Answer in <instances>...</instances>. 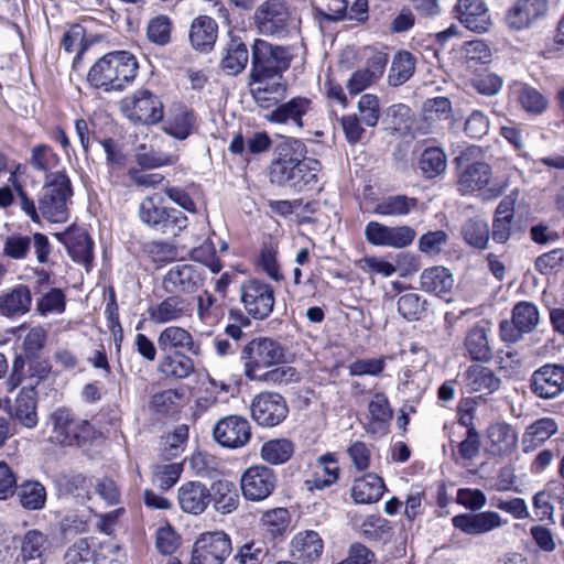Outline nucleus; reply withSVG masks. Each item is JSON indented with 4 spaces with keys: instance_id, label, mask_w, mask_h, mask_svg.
<instances>
[{
    "instance_id": "052dcab7",
    "label": "nucleus",
    "mask_w": 564,
    "mask_h": 564,
    "mask_svg": "<svg viewBox=\"0 0 564 564\" xmlns=\"http://www.w3.org/2000/svg\"><path fill=\"white\" fill-rule=\"evenodd\" d=\"M259 265L272 280L276 282L283 280V274L278 261V247L275 245L269 243L263 246L259 258Z\"/></svg>"
},
{
    "instance_id": "37998d69",
    "label": "nucleus",
    "mask_w": 564,
    "mask_h": 564,
    "mask_svg": "<svg viewBox=\"0 0 564 564\" xmlns=\"http://www.w3.org/2000/svg\"><path fill=\"white\" fill-rule=\"evenodd\" d=\"M467 245L475 249L484 250L488 247L490 229L486 220L478 217L467 219L460 230Z\"/></svg>"
},
{
    "instance_id": "72a5a7b5",
    "label": "nucleus",
    "mask_w": 564,
    "mask_h": 564,
    "mask_svg": "<svg viewBox=\"0 0 564 564\" xmlns=\"http://www.w3.org/2000/svg\"><path fill=\"white\" fill-rule=\"evenodd\" d=\"M218 36V25L207 15L196 18L191 25L189 40L194 48L202 52L212 50Z\"/></svg>"
},
{
    "instance_id": "ea45409f",
    "label": "nucleus",
    "mask_w": 564,
    "mask_h": 564,
    "mask_svg": "<svg viewBox=\"0 0 564 564\" xmlns=\"http://www.w3.org/2000/svg\"><path fill=\"white\" fill-rule=\"evenodd\" d=\"M384 489L381 477L376 474H367L356 479L351 488V497L357 503L377 502Z\"/></svg>"
},
{
    "instance_id": "2f4dec72",
    "label": "nucleus",
    "mask_w": 564,
    "mask_h": 564,
    "mask_svg": "<svg viewBox=\"0 0 564 564\" xmlns=\"http://www.w3.org/2000/svg\"><path fill=\"white\" fill-rule=\"evenodd\" d=\"M463 381L468 391L484 394L494 393L501 383L490 368L481 365L469 366L463 373Z\"/></svg>"
},
{
    "instance_id": "2eb2a0df",
    "label": "nucleus",
    "mask_w": 564,
    "mask_h": 564,
    "mask_svg": "<svg viewBox=\"0 0 564 564\" xmlns=\"http://www.w3.org/2000/svg\"><path fill=\"white\" fill-rule=\"evenodd\" d=\"M289 409L284 398L274 392H262L251 403L252 419L262 426H276L288 415Z\"/></svg>"
},
{
    "instance_id": "13d9d810",
    "label": "nucleus",
    "mask_w": 564,
    "mask_h": 564,
    "mask_svg": "<svg viewBox=\"0 0 564 564\" xmlns=\"http://www.w3.org/2000/svg\"><path fill=\"white\" fill-rule=\"evenodd\" d=\"M357 110L359 118L365 126L373 128L378 124L381 116V108L377 95H362L358 100Z\"/></svg>"
},
{
    "instance_id": "e433bc0d",
    "label": "nucleus",
    "mask_w": 564,
    "mask_h": 564,
    "mask_svg": "<svg viewBox=\"0 0 564 564\" xmlns=\"http://www.w3.org/2000/svg\"><path fill=\"white\" fill-rule=\"evenodd\" d=\"M368 430L373 434H386L392 419V409L384 393H376L368 404Z\"/></svg>"
},
{
    "instance_id": "58836bf2",
    "label": "nucleus",
    "mask_w": 564,
    "mask_h": 564,
    "mask_svg": "<svg viewBox=\"0 0 564 564\" xmlns=\"http://www.w3.org/2000/svg\"><path fill=\"white\" fill-rule=\"evenodd\" d=\"M209 490L216 511L228 514L237 510L240 498L238 489L232 481L217 480Z\"/></svg>"
},
{
    "instance_id": "c85d7f7f",
    "label": "nucleus",
    "mask_w": 564,
    "mask_h": 564,
    "mask_svg": "<svg viewBox=\"0 0 564 564\" xmlns=\"http://www.w3.org/2000/svg\"><path fill=\"white\" fill-rule=\"evenodd\" d=\"M488 452L494 456L510 455L518 445L516 430L506 422H497L487 429Z\"/></svg>"
},
{
    "instance_id": "de8ad7c7",
    "label": "nucleus",
    "mask_w": 564,
    "mask_h": 564,
    "mask_svg": "<svg viewBox=\"0 0 564 564\" xmlns=\"http://www.w3.org/2000/svg\"><path fill=\"white\" fill-rule=\"evenodd\" d=\"M416 206V198L393 195L380 200L375 207V213L381 216H404L414 210Z\"/></svg>"
},
{
    "instance_id": "cd10ccee",
    "label": "nucleus",
    "mask_w": 564,
    "mask_h": 564,
    "mask_svg": "<svg viewBox=\"0 0 564 564\" xmlns=\"http://www.w3.org/2000/svg\"><path fill=\"white\" fill-rule=\"evenodd\" d=\"M51 550L48 536L39 530L28 531L21 541L23 564H45Z\"/></svg>"
},
{
    "instance_id": "8fccbe9b",
    "label": "nucleus",
    "mask_w": 564,
    "mask_h": 564,
    "mask_svg": "<svg viewBox=\"0 0 564 564\" xmlns=\"http://www.w3.org/2000/svg\"><path fill=\"white\" fill-rule=\"evenodd\" d=\"M419 167L426 178H434L446 171L447 159L441 148H427L420 158Z\"/></svg>"
},
{
    "instance_id": "0e129e2a",
    "label": "nucleus",
    "mask_w": 564,
    "mask_h": 564,
    "mask_svg": "<svg viewBox=\"0 0 564 564\" xmlns=\"http://www.w3.org/2000/svg\"><path fill=\"white\" fill-rule=\"evenodd\" d=\"M221 313L216 297L205 291L197 297V317L203 323H216Z\"/></svg>"
},
{
    "instance_id": "9b49d317",
    "label": "nucleus",
    "mask_w": 564,
    "mask_h": 564,
    "mask_svg": "<svg viewBox=\"0 0 564 564\" xmlns=\"http://www.w3.org/2000/svg\"><path fill=\"white\" fill-rule=\"evenodd\" d=\"M231 550V540L224 531L202 533L194 542L191 564H223Z\"/></svg>"
},
{
    "instance_id": "473e14b6",
    "label": "nucleus",
    "mask_w": 564,
    "mask_h": 564,
    "mask_svg": "<svg viewBox=\"0 0 564 564\" xmlns=\"http://www.w3.org/2000/svg\"><path fill=\"white\" fill-rule=\"evenodd\" d=\"M31 304L32 296L26 285H18L0 294V314L6 317L24 315Z\"/></svg>"
},
{
    "instance_id": "aec40b11",
    "label": "nucleus",
    "mask_w": 564,
    "mask_h": 564,
    "mask_svg": "<svg viewBox=\"0 0 564 564\" xmlns=\"http://www.w3.org/2000/svg\"><path fill=\"white\" fill-rule=\"evenodd\" d=\"M276 485L274 471L263 465L249 467L241 477V491L250 501H260L269 497Z\"/></svg>"
},
{
    "instance_id": "6e6552de",
    "label": "nucleus",
    "mask_w": 564,
    "mask_h": 564,
    "mask_svg": "<svg viewBox=\"0 0 564 564\" xmlns=\"http://www.w3.org/2000/svg\"><path fill=\"white\" fill-rule=\"evenodd\" d=\"M120 110L133 123L156 124L164 117L161 98L147 88H140L120 101Z\"/></svg>"
},
{
    "instance_id": "f8f14e48",
    "label": "nucleus",
    "mask_w": 564,
    "mask_h": 564,
    "mask_svg": "<svg viewBox=\"0 0 564 564\" xmlns=\"http://www.w3.org/2000/svg\"><path fill=\"white\" fill-rule=\"evenodd\" d=\"M539 324L538 307L531 302H520L512 310L511 321L500 323V337L506 343H517Z\"/></svg>"
},
{
    "instance_id": "4d7b16f0",
    "label": "nucleus",
    "mask_w": 564,
    "mask_h": 564,
    "mask_svg": "<svg viewBox=\"0 0 564 564\" xmlns=\"http://www.w3.org/2000/svg\"><path fill=\"white\" fill-rule=\"evenodd\" d=\"M460 54L469 67L486 64L491 58V50L482 40L465 42L460 48Z\"/></svg>"
},
{
    "instance_id": "49530a36",
    "label": "nucleus",
    "mask_w": 564,
    "mask_h": 564,
    "mask_svg": "<svg viewBox=\"0 0 564 564\" xmlns=\"http://www.w3.org/2000/svg\"><path fill=\"white\" fill-rule=\"evenodd\" d=\"M194 112L187 108H178L174 115L166 121L164 131L178 140H185L192 133L195 127Z\"/></svg>"
},
{
    "instance_id": "0eeeda50",
    "label": "nucleus",
    "mask_w": 564,
    "mask_h": 564,
    "mask_svg": "<svg viewBox=\"0 0 564 564\" xmlns=\"http://www.w3.org/2000/svg\"><path fill=\"white\" fill-rule=\"evenodd\" d=\"M52 426L51 442L62 446L80 445L94 434V426L87 420L76 417L70 410L58 408L48 416Z\"/></svg>"
},
{
    "instance_id": "09e8293b",
    "label": "nucleus",
    "mask_w": 564,
    "mask_h": 564,
    "mask_svg": "<svg viewBox=\"0 0 564 564\" xmlns=\"http://www.w3.org/2000/svg\"><path fill=\"white\" fill-rule=\"evenodd\" d=\"M64 242L74 261L84 264H89L91 262L94 258V243L85 231H80L76 236L66 234Z\"/></svg>"
},
{
    "instance_id": "9d476101",
    "label": "nucleus",
    "mask_w": 564,
    "mask_h": 564,
    "mask_svg": "<svg viewBox=\"0 0 564 564\" xmlns=\"http://www.w3.org/2000/svg\"><path fill=\"white\" fill-rule=\"evenodd\" d=\"M241 304L249 316L263 321L270 316L275 305L273 288L259 279H249L240 285Z\"/></svg>"
},
{
    "instance_id": "e2e57ef3",
    "label": "nucleus",
    "mask_w": 564,
    "mask_h": 564,
    "mask_svg": "<svg viewBox=\"0 0 564 564\" xmlns=\"http://www.w3.org/2000/svg\"><path fill=\"white\" fill-rule=\"evenodd\" d=\"M177 160L178 156L174 153H164L154 149L137 154V162L142 169H158L165 165H173Z\"/></svg>"
},
{
    "instance_id": "5701e85b",
    "label": "nucleus",
    "mask_w": 564,
    "mask_h": 564,
    "mask_svg": "<svg viewBox=\"0 0 564 564\" xmlns=\"http://www.w3.org/2000/svg\"><path fill=\"white\" fill-rule=\"evenodd\" d=\"M311 110L312 100L306 97L297 96L276 106L271 112L265 115V119L273 123L301 130L304 127L303 117Z\"/></svg>"
},
{
    "instance_id": "603ef678",
    "label": "nucleus",
    "mask_w": 564,
    "mask_h": 564,
    "mask_svg": "<svg viewBox=\"0 0 564 564\" xmlns=\"http://www.w3.org/2000/svg\"><path fill=\"white\" fill-rule=\"evenodd\" d=\"M18 497L24 509L41 510L46 502V490L39 481H25L18 488Z\"/></svg>"
},
{
    "instance_id": "b1692460",
    "label": "nucleus",
    "mask_w": 564,
    "mask_h": 564,
    "mask_svg": "<svg viewBox=\"0 0 564 564\" xmlns=\"http://www.w3.org/2000/svg\"><path fill=\"white\" fill-rule=\"evenodd\" d=\"M547 10V0H517L508 10L506 21L511 29L522 30L543 19Z\"/></svg>"
},
{
    "instance_id": "4c0bfd02",
    "label": "nucleus",
    "mask_w": 564,
    "mask_h": 564,
    "mask_svg": "<svg viewBox=\"0 0 564 564\" xmlns=\"http://www.w3.org/2000/svg\"><path fill=\"white\" fill-rule=\"evenodd\" d=\"M158 370L166 378L185 379L195 371V366L186 352L162 354Z\"/></svg>"
},
{
    "instance_id": "5fc2aeb1",
    "label": "nucleus",
    "mask_w": 564,
    "mask_h": 564,
    "mask_svg": "<svg viewBox=\"0 0 564 564\" xmlns=\"http://www.w3.org/2000/svg\"><path fill=\"white\" fill-rule=\"evenodd\" d=\"M30 164L36 171L53 173L59 165V156L46 144H37L31 149Z\"/></svg>"
},
{
    "instance_id": "bb28decb",
    "label": "nucleus",
    "mask_w": 564,
    "mask_h": 564,
    "mask_svg": "<svg viewBox=\"0 0 564 564\" xmlns=\"http://www.w3.org/2000/svg\"><path fill=\"white\" fill-rule=\"evenodd\" d=\"M177 500L184 512L200 514L210 503L212 494L200 481H188L178 488Z\"/></svg>"
},
{
    "instance_id": "f257e3e1",
    "label": "nucleus",
    "mask_w": 564,
    "mask_h": 564,
    "mask_svg": "<svg viewBox=\"0 0 564 564\" xmlns=\"http://www.w3.org/2000/svg\"><path fill=\"white\" fill-rule=\"evenodd\" d=\"M139 64L135 56L127 51H113L98 58L90 67L88 83L106 93L121 91L133 83Z\"/></svg>"
},
{
    "instance_id": "1a4fd4ad",
    "label": "nucleus",
    "mask_w": 564,
    "mask_h": 564,
    "mask_svg": "<svg viewBox=\"0 0 564 564\" xmlns=\"http://www.w3.org/2000/svg\"><path fill=\"white\" fill-rule=\"evenodd\" d=\"M290 47L257 39L251 52V74L283 77L292 61Z\"/></svg>"
},
{
    "instance_id": "c9c22d12",
    "label": "nucleus",
    "mask_w": 564,
    "mask_h": 564,
    "mask_svg": "<svg viewBox=\"0 0 564 564\" xmlns=\"http://www.w3.org/2000/svg\"><path fill=\"white\" fill-rule=\"evenodd\" d=\"M416 57L409 51H398L391 61L387 76L389 86L399 87L405 84L415 73Z\"/></svg>"
},
{
    "instance_id": "39448f33",
    "label": "nucleus",
    "mask_w": 564,
    "mask_h": 564,
    "mask_svg": "<svg viewBox=\"0 0 564 564\" xmlns=\"http://www.w3.org/2000/svg\"><path fill=\"white\" fill-rule=\"evenodd\" d=\"M240 358L246 377L256 380L262 370L284 362L285 352L276 340L270 337H256L243 346Z\"/></svg>"
},
{
    "instance_id": "c03bdc74",
    "label": "nucleus",
    "mask_w": 564,
    "mask_h": 564,
    "mask_svg": "<svg viewBox=\"0 0 564 564\" xmlns=\"http://www.w3.org/2000/svg\"><path fill=\"white\" fill-rule=\"evenodd\" d=\"M465 346L474 360L488 361L492 357L485 326L475 325L466 336Z\"/></svg>"
},
{
    "instance_id": "7ed1b4c3",
    "label": "nucleus",
    "mask_w": 564,
    "mask_h": 564,
    "mask_svg": "<svg viewBox=\"0 0 564 564\" xmlns=\"http://www.w3.org/2000/svg\"><path fill=\"white\" fill-rule=\"evenodd\" d=\"M72 196V183L64 170L46 174L39 197L40 214L51 223L67 221Z\"/></svg>"
},
{
    "instance_id": "a19ab883",
    "label": "nucleus",
    "mask_w": 564,
    "mask_h": 564,
    "mask_svg": "<svg viewBox=\"0 0 564 564\" xmlns=\"http://www.w3.org/2000/svg\"><path fill=\"white\" fill-rule=\"evenodd\" d=\"M512 89L517 101L525 112L538 116L547 109V98L536 88L523 83H516Z\"/></svg>"
},
{
    "instance_id": "680f3d73",
    "label": "nucleus",
    "mask_w": 564,
    "mask_h": 564,
    "mask_svg": "<svg viewBox=\"0 0 564 564\" xmlns=\"http://www.w3.org/2000/svg\"><path fill=\"white\" fill-rule=\"evenodd\" d=\"M452 116V102L446 97L426 99L423 104V119L425 121L446 120Z\"/></svg>"
},
{
    "instance_id": "a18cd8bd",
    "label": "nucleus",
    "mask_w": 564,
    "mask_h": 564,
    "mask_svg": "<svg viewBox=\"0 0 564 564\" xmlns=\"http://www.w3.org/2000/svg\"><path fill=\"white\" fill-rule=\"evenodd\" d=\"M513 220V202L502 199L495 213L492 223V239L498 243H505L510 237Z\"/></svg>"
},
{
    "instance_id": "864d4df0",
    "label": "nucleus",
    "mask_w": 564,
    "mask_h": 564,
    "mask_svg": "<svg viewBox=\"0 0 564 564\" xmlns=\"http://www.w3.org/2000/svg\"><path fill=\"white\" fill-rule=\"evenodd\" d=\"M263 530L273 539L283 535L290 524V513L285 508H276L264 512L261 517Z\"/></svg>"
},
{
    "instance_id": "20e7f679",
    "label": "nucleus",
    "mask_w": 564,
    "mask_h": 564,
    "mask_svg": "<svg viewBox=\"0 0 564 564\" xmlns=\"http://www.w3.org/2000/svg\"><path fill=\"white\" fill-rule=\"evenodd\" d=\"M321 164L317 160L279 158L270 166L272 183L295 191L315 189Z\"/></svg>"
},
{
    "instance_id": "f3484780",
    "label": "nucleus",
    "mask_w": 564,
    "mask_h": 564,
    "mask_svg": "<svg viewBox=\"0 0 564 564\" xmlns=\"http://www.w3.org/2000/svg\"><path fill=\"white\" fill-rule=\"evenodd\" d=\"M249 88L254 102L264 109L276 106L286 96V84L279 76L250 73Z\"/></svg>"
},
{
    "instance_id": "774afa93",
    "label": "nucleus",
    "mask_w": 564,
    "mask_h": 564,
    "mask_svg": "<svg viewBox=\"0 0 564 564\" xmlns=\"http://www.w3.org/2000/svg\"><path fill=\"white\" fill-rule=\"evenodd\" d=\"M64 560L65 564H89L95 556L87 540L79 539L66 550Z\"/></svg>"
},
{
    "instance_id": "3c124183",
    "label": "nucleus",
    "mask_w": 564,
    "mask_h": 564,
    "mask_svg": "<svg viewBox=\"0 0 564 564\" xmlns=\"http://www.w3.org/2000/svg\"><path fill=\"white\" fill-rule=\"evenodd\" d=\"M294 453L292 442L286 438H276L265 442L261 447V458L272 465L288 462Z\"/></svg>"
},
{
    "instance_id": "f03ea898",
    "label": "nucleus",
    "mask_w": 564,
    "mask_h": 564,
    "mask_svg": "<svg viewBox=\"0 0 564 564\" xmlns=\"http://www.w3.org/2000/svg\"><path fill=\"white\" fill-rule=\"evenodd\" d=\"M508 185L506 177L492 176L490 165L481 161L462 166L456 181V188L462 195L477 194L482 202L496 200Z\"/></svg>"
},
{
    "instance_id": "c756f323",
    "label": "nucleus",
    "mask_w": 564,
    "mask_h": 564,
    "mask_svg": "<svg viewBox=\"0 0 564 564\" xmlns=\"http://www.w3.org/2000/svg\"><path fill=\"white\" fill-rule=\"evenodd\" d=\"M324 543L319 534L313 530L301 531L291 541L293 557L311 563L318 560L323 553Z\"/></svg>"
},
{
    "instance_id": "f704fd0d",
    "label": "nucleus",
    "mask_w": 564,
    "mask_h": 564,
    "mask_svg": "<svg viewBox=\"0 0 564 564\" xmlns=\"http://www.w3.org/2000/svg\"><path fill=\"white\" fill-rule=\"evenodd\" d=\"M420 285L423 291L444 297L452 291L454 279L448 269L432 267L421 273Z\"/></svg>"
},
{
    "instance_id": "393cba45",
    "label": "nucleus",
    "mask_w": 564,
    "mask_h": 564,
    "mask_svg": "<svg viewBox=\"0 0 564 564\" xmlns=\"http://www.w3.org/2000/svg\"><path fill=\"white\" fill-rule=\"evenodd\" d=\"M452 522L456 529L469 535L485 534L508 523L496 511L463 513L455 516Z\"/></svg>"
},
{
    "instance_id": "a211bd4d",
    "label": "nucleus",
    "mask_w": 564,
    "mask_h": 564,
    "mask_svg": "<svg viewBox=\"0 0 564 564\" xmlns=\"http://www.w3.org/2000/svg\"><path fill=\"white\" fill-rule=\"evenodd\" d=\"M215 441L228 448H241L251 437V426L246 417L228 415L217 421L213 429Z\"/></svg>"
},
{
    "instance_id": "6e6d98bb",
    "label": "nucleus",
    "mask_w": 564,
    "mask_h": 564,
    "mask_svg": "<svg viewBox=\"0 0 564 564\" xmlns=\"http://www.w3.org/2000/svg\"><path fill=\"white\" fill-rule=\"evenodd\" d=\"M188 440V426L181 424L175 430L164 437L161 446L162 456L165 459H171L178 456L184 452L186 442Z\"/></svg>"
},
{
    "instance_id": "412c9836",
    "label": "nucleus",
    "mask_w": 564,
    "mask_h": 564,
    "mask_svg": "<svg viewBox=\"0 0 564 564\" xmlns=\"http://www.w3.org/2000/svg\"><path fill=\"white\" fill-rule=\"evenodd\" d=\"M530 389L541 399H554L564 392V366L547 364L535 371L530 378Z\"/></svg>"
},
{
    "instance_id": "bf43d9fd",
    "label": "nucleus",
    "mask_w": 564,
    "mask_h": 564,
    "mask_svg": "<svg viewBox=\"0 0 564 564\" xmlns=\"http://www.w3.org/2000/svg\"><path fill=\"white\" fill-rule=\"evenodd\" d=\"M557 431V424L554 419L543 417L528 426L523 434V443H543L554 435Z\"/></svg>"
},
{
    "instance_id": "4468645a",
    "label": "nucleus",
    "mask_w": 564,
    "mask_h": 564,
    "mask_svg": "<svg viewBox=\"0 0 564 564\" xmlns=\"http://www.w3.org/2000/svg\"><path fill=\"white\" fill-rule=\"evenodd\" d=\"M415 235V230L405 225L390 227L378 221H370L365 228V236L369 243L393 249H402L410 246Z\"/></svg>"
},
{
    "instance_id": "69168bd1",
    "label": "nucleus",
    "mask_w": 564,
    "mask_h": 564,
    "mask_svg": "<svg viewBox=\"0 0 564 564\" xmlns=\"http://www.w3.org/2000/svg\"><path fill=\"white\" fill-rule=\"evenodd\" d=\"M180 545V536L174 528L170 524H164L158 528L155 532V547L163 555L173 554Z\"/></svg>"
},
{
    "instance_id": "4be33fe9",
    "label": "nucleus",
    "mask_w": 564,
    "mask_h": 564,
    "mask_svg": "<svg viewBox=\"0 0 564 564\" xmlns=\"http://www.w3.org/2000/svg\"><path fill=\"white\" fill-rule=\"evenodd\" d=\"M158 347L162 354L186 352L200 355V345L191 332L177 325L164 327L158 335Z\"/></svg>"
},
{
    "instance_id": "423d86ee",
    "label": "nucleus",
    "mask_w": 564,
    "mask_h": 564,
    "mask_svg": "<svg viewBox=\"0 0 564 564\" xmlns=\"http://www.w3.org/2000/svg\"><path fill=\"white\" fill-rule=\"evenodd\" d=\"M139 217L147 226L173 237L178 236L188 221L183 212L163 206L162 198L156 194L140 203Z\"/></svg>"
},
{
    "instance_id": "338daca9",
    "label": "nucleus",
    "mask_w": 564,
    "mask_h": 564,
    "mask_svg": "<svg viewBox=\"0 0 564 564\" xmlns=\"http://www.w3.org/2000/svg\"><path fill=\"white\" fill-rule=\"evenodd\" d=\"M181 473V464L158 465L153 471V481L160 489L167 490L178 480Z\"/></svg>"
},
{
    "instance_id": "dca6fc26",
    "label": "nucleus",
    "mask_w": 564,
    "mask_h": 564,
    "mask_svg": "<svg viewBox=\"0 0 564 564\" xmlns=\"http://www.w3.org/2000/svg\"><path fill=\"white\" fill-rule=\"evenodd\" d=\"M204 278L202 268L196 264H176L163 278L162 289L174 295L189 294L198 290Z\"/></svg>"
},
{
    "instance_id": "6ab92c4d",
    "label": "nucleus",
    "mask_w": 564,
    "mask_h": 564,
    "mask_svg": "<svg viewBox=\"0 0 564 564\" xmlns=\"http://www.w3.org/2000/svg\"><path fill=\"white\" fill-rule=\"evenodd\" d=\"M149 321L154 325L176 324L192 315L191 303L182 295L170 294L152 303L147 310Z\"/></svg>"
},
{
    "instance_id": "79ce46f5",
    "label": "nucleus",
    "mask_w": 564,
    "mask_h": 564,
    "mask_svg": "<svg viewBox=\"0 0 564 564\" xmlns=\"http://www.w3.org/2000/svg\"><path fill=\"white\" fill-rule=\"evenodd\" d=\"M248 59L247 45L240 39H231L227 44L220 65L228 75H238L246 68Z\"/></svg>"
},
{
    "instance_id": "a878e982",
    "label": "nucleus",
    "mask_w": 564,
    "mask_h": 564,
    "mask_svg": "<svg viewBox=\"0 0 564 564\" xmlns=\"http://www.w3.org/2000/svg\"><path fill=\"white\" fill-rule=\"evenodd\" d=\"M455 13L462 24L475 32H485L491 24L488 8L482 0H457Z\"/></svg>"
},
{
    "instance_id": "ddd939ff",
    "label": "nucleus",
    "mask_w": 564,
    "mask_h": 564,
    "mask_svg": "<svg viewBox=\"0 0 564 564\" xmlns=\"http://www.w3.org/2000/svg\"><path fill=\"white\" fill-rule=\"evenodd\" d=\"M291 13L282 0H267L254 12V23L264 35H283L288 32Z\"/></svg>"
},
{
    "instance_id": "7c9ffc66",
    "label": "nucleus",
    "mask_w": 564,
    "mask_h": 564,
    "mask_svg": "<svg viewBox=\"0 0 564 564\" xmlns=\"http://www.w3.org/2000/svg\"><path fill=\"white\" fill-rule=\"evenodd\" d=\"M9 414L23 426L33 429L37 424L36 391L34 386L23 387L10 408Z\"/></svg>"
}]
</instances>
